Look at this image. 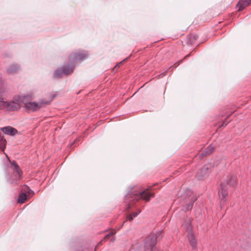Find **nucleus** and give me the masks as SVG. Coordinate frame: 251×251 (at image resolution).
Segmentation results:
<instances>
[{"mask_svg":"<svg viewBox=\"0 0 251 251\" xmlns=\"http://www.w3.org/2000/svg\"><path fill=\"white\" fill-rule=\"evenodd\" d=\"M154 197V193L150 192L148 189L143 191H137L132 189L125 196V200L127 202H129L127 208H130L132 204V202L140 200L149 201L151 198Z\"/></svg>","mask_w":251,"mask_h":251,"instance_id":"1","label":"nucleus"},{"mask_svg":"<svg viewBox=\"0 0 251 251\" xmlns=\"http://www.w3.org/2000/svg\"><path fill=\"white\" fill-rule=\"evenodd\" d=\"M161 232L158 231L155 234L147 237L143 243L138 242L134 244L132 250L140 251L144 249L145 251H153V248L156 244L157 240L160 239Z\"/></svg>","mask_w":251,"mask_h":251,"instance_id":"2","label":"nucleus"},{"mask_svg":"<svg viewBox=\"0 0 251 251\" xmlns=\"http://www.w3.org/2000/svg\"><path fill=\"white\" fill-rule=\"evenodd\" d=\"M35 96L33 93H29L23 95V103L25 105L26 109L32 111H35L43 105H47L50 103V101L44 100H41L39 101H33L30 100L34 99Z\"/></svg>","mask_w":251,"mask_h":251,"instance_id":"3","label":"nucleus"},{"mask_svg":"<svg viewBox=\"0 0 251 251\" xmlns=\"http://www.w3.org/2000/svg\"><path fill=\"white\" fill-rule=\"evenodd\" d=\"M183 226L186 229V236L192 249L196 250L197 242L192 232L191 224L188 222L185 224H184Z\"/></svg>","mask_w":251,"mask_h":251,"instance_id":"4","label":"nucleus"},{"mask_svg":"<svg viewBox=\"0 0 251 251\" xmlns=\"http://www.w3.org/2000/svg\"><path fill=\"white\" fill-rule=\"evenodd\" d=\"M192 191L188 189L186 190L185 193L183 194V197L186 199V201L188 202L183 206V210L184 211H189L191 210L193 207L194 202L197 199V197L194 195H193Z\"/></svg>","mask_w":251,"mask_h":251,"instance_id":"5","label":"nucleus"},{"mask_svg":"<svg viewBox=\"0 0 251 251\" xmlns=\"http://www.w3.org/2000/svg\"><path fill=\"white\" fill-rule=\"evenodd\" d=\"M22 103H23V95L15 98L10 101H7L6 111H17L21 108Z\"/></svg>","mask_w":251,"mask_h":251,"instance_id":"6","label":"nucleus"},{"mask_svg":"<svg viewBox=\"0 0 251 251\" xmlns=\"http://www.w3.org/2000/svg\"><path fill=\"white\" fill-rule=\"evenodd\" d=\"M88 56L87 51L84 50H79L73 52L69 57V61L71 63H75L76 61L84 60Z\"/></svg>","mask_w":251,"mask_h":251,"instance_id":"7","label":"nucleus"},{"mask_svg":"<svg viewBox=\"0 0 251 251\" xmlns=\"http://www.w3.org/2000/svg\"><path fill=\"white\" fill-rule=\"evenodd\" d=\"M212 168L211 164L205 165L203 166L201 170L197 173L196 175L197 177L199 179H202L205 176H206L211 171Z\"/></svg>","mask_w":251,"mask_h":251,"instance_id":"8","label":"nucleus"},{"mask_svg":"<svg viewBox=\"0 0 251 251\" xmlns=\"http://www.w3.org/2000/svg\"><path fill=\"white\" fill-rule=\"evenodd\" d=\"M5 92V87L4 83L0 76V109H4L6 110L7 102L3 100L2 98L3 94Z\"/></svg>","mask_w":251,"mask_h":251,"instance_id":"9","label":"nucleus"},{"mask_svg":"<svg viewBox=\"0 0 251 251\" xmlns=\"http://www.w3.org/2000/svg\"><path fill=\"white\" fill-rule=\"evenodd\" d=\"M227 188L226 185L222 184L219 191V196L220 199L221 208L226 201V198L227 195Z\"/></svg>","mask_w":251,"mask_h":251,"instance_id":"10","label":"nucleus"},{"mask_svg":"<svg viewBox=\"0 0 251 251\" xmlns=\"http://www.w3.org/2000/svg\"><path fill=\"white\" fill-rule=\"evenodd\" d=\"M11 168H12L13 173L15 174L16 181H17L21 177L22 171L15 161L12 162Z\"/></svg>","mask_w":251,"mask_h":251,"instance_id":"11","label":"nucleus"},{"mask_svg":"<svg viewBox=\"0 0 251 251\" xmlns=\"http://www.w3.org/2000/svg\"><path fill=\"white\" fill-rule=\"evenodd\" d=\"M1 131L5 134L14 135L17 132V130L11 126H5L1 128Z\"/></svg>","mask_w":251,"mask_h":251,"instance_id":"12","label":"nucleus"},{"mask_svg":"<svg viewBox=\"0 0 251 251\" xmlns=\"http://www.w3.org/2000/svg\"><path fill=\"white\" fill-rule=\"evenodd\" d=\"M74 63H71L70 62H69L67 65H64L62 67V69L64 75H68L73 72L74 67Z\"/></svg>","mask_w":251,"mask_h":251,"instance_id":"13","label":"nucleus"},{"mask_svg":"<svg viewBox=\"0 0 251 251\" xmlns=\"http://www.w3.org/2000/svg\"><path fill=\"white\" fill-rule=\"evenodd\" d=\"M251 2V0H240L237 5L239 6V10H242L246 6L249 5Z\"/></svg>","mask_w":251,"mask_h":251,"instance_id":"14","label":"nucleus"},{"mask_svg":"<svg viewBox=\"0 0 251 251\" xmlns=\"http://www.w3.org/2000/svg\"><path fill=\"white\" fill-rule=\"evenodd\" d=\"M19 70V67L17 64H12L10 65L7 71L9 74H15L17 73Z\"/></svg>","mask_w":251,"mask_h":251,"instance_id":"15","label":"nucleus"},{"mask_svg":"<svg viewBox=\"0 0 251 251\" xmlns=\"http://www.w3.org/2000/svg\"><path fill=\"white\" fill-rule=\"evenodd\" d=\"M236 183V177L234 176H230L227 180V184L230 186H234Z\"/></svg>","mask_w":251,"mask_h":251,"instance_id":"16","label":"nucleus"},{"mask_svg":"<svg viewBox=\"0 0 251 251\" xmlns=\"http://www.w3.org/2000/svg\"><path fill=\"white\" fill-rule=\"evenodd\" d=\"M116 231L114 229H112L109 233H108L104 238V240H106L107 239H110V241L112 242H113L115 241V237L113 236V235L116 233Z\"/></svg>","mask_w":251,"mask_h":251,"instance_id":"17","label":"nucleus"},{"mask_svg":"<svg viewBox=\"0 0 251 251\" xmlns=\"http://www.w3.org/2000/svg\"><path fill=\"white\" fill-rule=\"evenodd\" d=\"M214 150V147L210 145L201 154V156H204L210 153H211Z\"/></svg>","mask_w":251,"mask_h":251,"instance_id":"18","label":"nucleus"},{"mask_svg":"<svg viewBox=\"0 0 251 251\" xmlns=\"http://www.w3.org/2000/svg\"><path fill=\"white\" fill-rule=\"evenodd\" d=\"M141 212V210H139L137 212H133L127 216V220L129 221H132L134 218L137 216V215Z\"/></svg>","mask_w":251,"mask_h":251,"instance_id":"19","label":"nucleus"},{"mask_svg":"<svg viewBox=\"0 0 251 251\" xmlns=\"http://www.w3.org/2000/svg\"><path fill=\"white\" fill-rule=\"evenodd\" d=\"M26 199V195L25 193H22L21 194L18 199V202L20 203H23L25 202V200Z\"/></svg>","mask_w":251,"mask_h":251,"instance_id":"20","label":"nucleus"},{"mask_svg":"<svg viewBox=\"0 0 251 251\" xmlns=\"http://www.w3.org/2000/svg\"><path fill=\"white\" fill-rule=\"evenodd\" d=\"M63 75H64V74L63 73L62 68L61 69L56 70L54 73V76L56 78L61 77Z\"/></svg>","mask_w":251,"mask_h":251,"instance_id":"21","label":"nucleus"},{"mask_svg":"<svg viewBox=\"0 0 251 251\" xmlns=\"http://www.w3.org/2000/svg\"><path fill=\"white\" fill-rule=\"evenodd\" d=\"M6 141L1 135H0V149L3 151L5 149Z\"/></svg>","mask_w":251,"mask_h":251,"instance_id":"22","label":"nucleus"},{"mask_svg":"<svg viewBox=\"0 0 251 251\" xmlns=\"http://www.w3.org/2000/svg\"><path fill=\"white\" fill-rule=\"evenodd\" d=\"M24 190L25 192H27L29 194H33V191L30 190L29 189V188L26 186L24 187Z\"/></svg>","mask_w":251,"mask_h":251,"instance_id":"23","label":"nucleus"},{"mask_svg":"<svg viewBox=\"0 0 251 251\" xmlns=\"http://www.w3.org/2000/svg\"><path fill=\"white\" fill-rule=\"evenodd\" d=\"M129 57H127L126 58L124 59L123 61H122L121 62H119L118 64H117L116 65V66L115 67H119L123 63L125 62L128 59Z\"/></svg>","mask_w":251,"mask_h":251,"instance_id":"24","label":"nucleus"},{"mask_svg":"<svg viewBox=\"0 0 251 251\" xmlns=\"http://www.w3.org/2000/svg\"><path fill=\"white\" fill-rule=\"evenodd\" d=\"M227 125V123H226L225 122H224L222 125V126H226Z\"/></svg>","mask_w":251,"mask_h":251,"instance_id":"25","label":"nucleus"},{"mask_svg":"<svg viewBox=\"0 0 251 251\" xmlns=\"http://www.w3.org/2000/svg\"><path fill=\"white\" fill-rule=\"evenodd\" d=\"M11 183H17V182H16H16H14L13 180H12V181H11Z\"/></svg>","mask_w":251,"mask_h":251,"instance_id":"26","label":"nucleus"},{"mask_svg":"<svg viewBox=\"0 0 251 251\" xmlns=\"http://www.w3.org/2000/svg\"><path fill=\"white\" fill-rule=\"evenodd\" d=\"M101 242H102V241L100 242L99 243V244H101Z\"/></svg>","mask_w":251,"mask_h":251,"instance_id":"27","label":"nucleus"}]
</instances>
